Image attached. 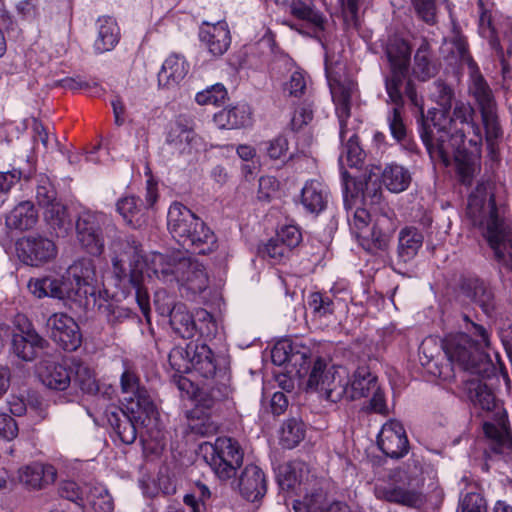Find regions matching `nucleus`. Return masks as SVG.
Wrapping results in <instances>:
<instances>
[{
  "label": "nucleus",
  "mask_w": 512,
  "mask_h": 512,
  "mask_svg": "<svg viewBox=\"0 0 512 512\" xmlns=\"http://www.w3.org/2000/svg\"><path fill=\"white\" fill-rule=\"evenodd\" d=\"M428 96L438 109L422 121L421 139L433 161L445 167L454 162L461 182L470 185L483 141L482 130L474 122L475 109L456 101L453 86L441 78L429 85Z\"/></svg>",
  "instance_id": "obj_1"
},
{
  "label": "nucleus",
  "mask_w": 512,
  "mask_h": 512,
  "mask_svg": "<svg viewBox=\"0 0 512 512\" xmlns=\"http://www.w3.org/2000/svg\"><path fill=\"white\" fill-rule=\"evenodd\" d=\"M112 274L117 285L129 283L134 289V298L149 320L150 301L147 290L143 287L144 272L152 273L164 281L177 279V266L181 258L176 256L153 253L150 261L145 259L142 245L133 235L118 237L111 242Z\"/></svg>",
  "instance_id": "obj_2"
},
{
  "label": "nucleus",
  "mask_w": 512,
  "mask_h": 512,
  "mask_svg": "<svg viewBox=\"0 0 512 512\" xmlns=\"http://www.w3.org/2000/svg\"><path fill=\"white\" fill-rule=\"evenodd\" d=\"M494 187L490 181L477 185L468 200L467 216L473 225L484 227V237L496 261L512 271V224L496 205Z\"/></svg>",
  "instance_id": "obj_3"
},
{
  "label": "nucleus",
  "mask_w": 512,
  "mask_h": 512,
  "mask_svg": "<svg viewBox=\"0 0 512 512\" xmlns=\"http://www.w3.org/2000/svg\"><path fill=\"white\" fill-rule=\"evenodd\" d=\"M464 319L471 325L469 332L479 339L473 340L466 333H458L440 340V345L436 348L442 349L450 362L456 363L464 371L482 378H490L494 375L495 368L483 351L490 344L488 331L482 325L470 322L467 316H464Z\"/></svg>",
  "instance_id": "obj_4"
},
{
  "label": "nucleus",
  "mask_w": 512,
  "mask_h": 512,
  "mask_svg": "<svg viewBox=\"0 0 512 512\" xmlns=\"http://www.w3.org/2000/svg\"><path fill=\"white\" fill-rule=\"evenodd\" d=\"M167 226L172 237L187 250L209 254L217 248L214 232L206 223L180 202H173L167 214Z\"/></svg>",
  "instance_id": "obj_5"
},
{
  "label": "nucleus",
  "mask_w": 512,
  "mask_h": 512,
  "mask_svg": "<svg viewBox=\"0 0 512 512\" xmlns=\"http://www.w3.org/2000/svg\"><path fill=\"white\" fill-rule=\"evenodd\" d=\"M471 379L468 385V394L474 405L483 410H494V421L483 423V431L488 440L490 449L495 453H504L512 449V431L509 426L506 411L496 404L495 395L483 381L485 378Z\"/></svg>",
  "instance_id": "obj_6"
},
{
  "label": "nucleus",
  "mask_w": 512,
  "mask_h": 512,
  "mask_svg": "<svg viewBox=\"0 0 512 512\" xmlns=\"http://www.w3.org/2000/svg\"><path fill=\"white\" fill-rule=\"evenodd\" d=\"M412 462L413 468L409 462L406 469H399L393 473V484L380 483L374 486L377 499L410 508H420L424 505L425 497L419 491V487L423 485L422 468L416 460Z\"/></svg>",
  "instance_id": "obj_7"
},
{
  "label": "nucleus",
  "mask_w": 512,
  "mask_h": 512,
  "mask_svg": "<svg viewBox=\"0 0 512 512\" xmlns=\"http://www.w3.org/2000/svg\"><path fill=\"white\" fill-rule=\"evenodd\" d=\"M117 230L111 219L98 211L84 210L75 220L76 240L80 247L92 256H100L105 251V234Z\"/></svg>",
  "instance_id": "obj_8"
},
{
  "label": "nucleus",
  "mask_w": 512,
  "mask_h": 512,
  "mask_svg": "<svg viewBox=\"0 0 512 512\" xmlns=\"http://www.w3.org/2000/svg\"><path fill=\"white\" fill-rule=\"evenodd\" d=\"M469 78V94L475 99L481 113L485 140L493 151L495 142L503 135L497 114V103L492 89L479 68L470 71Z\"/></svg>",
  "instance_id": "obj_9"
},
{
  "label": "nucleus",
  "mask_w": 512,
  "mask_h": 512,
  "mask_svg": "<svg viewBox=\"0 0 512 512\" xmlns=\"http://www.w3.org/2000/svg\"><path fill=\"white\" fill-rule=\"evenodd\" d=\"M205 445L211 450L209 465L215 475L222 481L234 477L243 461L239 444L231 438L219 437L214 443L206 442Z\"/></svg>",
  "instance_id": "obj_10"
},
{
  "label": "nucleus",
  "mask_w": 512,
  "mask_h": 512,
  "mask_svg": "<svg viewBox=\"0 0 512 512\" xmlns=\"http://www.w3.org/2000/svg\"><path fill=\"white\" fill-rule=\"evenodd\" d=\"M325 368L326 363L321 358L314 361L306 389L318 392L329 402L337 403L347 394L348 382L338 371H325Z\"/></svg>",
  "instance_id": "obj_11"
},
{
  "label": "nucleus",
  "mask_w": 512,
  "mask_h": 512,
  "mask_svg": "<svg viewBox=\"0 0 512 512\" xmlns=\"http://www.w3.org/2000/svg\"><path fill=\"white\" fill-rule=\"evenodd\" d=\"M15 252L24 264L38 267L52 261L58 250L52 240L41 235H30L15 242Z\"/></svg>",
  "instance_id": "obj_12"
},
{
  "label": "nucleus",
  "mask_w": 512,
  "mask_h": 512,
  "mask_svg": "<svg viewBox=\"0 0 512 512\" xmlns=\"http://www.w3.org/2000/svg\"><path fill=\"white\" fill-rule=\"evenodd\" d=\"M121 391L125 407L129 413L144 412L146 416L157 414L147 389L140 383L139 376L131 369H126L120 378Z\"/></svg>",
  "instance_id": "obj_13"
},
{
  "label": "nucleus",
  "mask_w": 512,
  "mask_h": 512,
  "mask_svg": "<svg viewBox=\"0 0 512 512\" xmlns=\"http://www.w3.org/2000/svg\"><path fill=\"white\" fill-rule=\"evenodd\" d=\"M166 144L173 154H192L204 148L203 139L197 135L190 118L179 116L171 124L167 133Z\"/></svg>",
  "instance_id": "obj_14"
},
{
  "label": "nucleus",
  "mask_w": 512,
  "mask_h": 512,
  "mask_svg": "<svg viewBox=\"0 0 512 512\" xmlns=\"http://www.w3.org/2000/svg\"><path fill=\"white\" fill-rule=\"evenodd\" d=\"M50 336L63 350L76 351L82 344V334L75 320L64 313H55L47 320Z\"/></svg>",
  "instance_id": "obj_15"
},
{
  "label": "nucleus",
  "mask_w": 512,
  "mask_h": 512,
  "mask_svg": "<svg viewBox=\"0 0 512 512\" xmlns=\"http://www.w3.org/2000/svg\"><path fill=\"white\" fill-rule=\"evenodd\" d=\"M64 277L69 286L74 287L77 301L82 302V299H86L88 295L94 296L96 271L92 259L82 258L74 262Z\"/></svg>",
  "instance_id": "obj_16"
},
{
  "label": "nucleus",
  "mask_w": 512,
  "mask_h": 512,
  "mask_svg": "<svg viewBox=\"0 0 512 512\" xmlns=\"http://www.w3.org/2000/svg\"><path fill=\"white\" fill-rule=\"evenodd\" d=\"M409 69L400 66L389 67L385 76V89L390 101L397 106L404 105V94L412 104L418 105V95L414 82L408 76Z\"/></svg>",
  "instance_id": "obj_17"
},
{
  "label": "nucleus",
  "mask_w": 512,
  "mask_h": 512,
  "mask_svg": "<svg viewBox=\"0 0 512 512\" xmlns=\"http://www.w3.org/2000/svg\"><path fill=\"white\" fill-rule=\"evenodd\" d=\"M155 415L146 416L144 412L129 413L121 410L120 413H111L108 420L115 433L124 444H132L137 438V426H149L155 424Z\"/></svg>",
  "instance_id": "obj_18"
},
{
  "label": "nucleus",
  "mask_w": 512,
  "mask_h": 512,
  "mask_svg": "<svg viewBox=\"0 0 512 512\" xmlns=\"http://www.w3.org/2000/svg\"><path fill=\"white\" fill-rule=\"evenodd\" d=\"M378 446L388 457L399 459L409 450V442L403 425L395 420L385 423L378 435Z\"/></svg>",
  "instance_id": "obj_19"
},
{
  "label": "nucleus",
  "mask_w": 512,
  "mask_h": 512,
  "mask_svg": "<svg viewBox=\"0 0 512 512\" xmlns=\"http://www.w3.org/2000/svg\"><path fill=\"white\" fill-rule=\"evenodd\" d=\"M176 281L192 294H200L208 288L209 278L204 266L197 260L181 258L176 269Z\"/></svg>",
  "instance_id": "obj_20"
},
{
  "label": "nucleus",
  "mask_w": 512,
  "mask_h": 512,
  "mask_svg": "<svg viewBox=\"0 0 512 512\" xmlns=\"http://www.w3.org/2000/svg\"><path fill=\"white\" fill-rule=\"evenodd\" d=\"M460 294L473 304L479 306L486 315L496 308L495 296L492 288L477 277H464L459 284Z\"/></svg>",
  "instance_id": "obj_21"
},
{
  "label": "nucleus",
  "mask_w": 512,
  "mask_h": 512,
  "mask_svg": "<svg viewBox=\"0 0 512 512\" xmlns=\"http://www.w3.org/2000/svg\"><path fill=\"white\" fill-rule=\"evenodd\" d=\"M48 346L49 342L36 331L11 333L9 351L17 358L30 362L36 359L39 353Z\"/></svg>",
  "instance_id": "obj_22"
},
{
  "label": "nucleus",
  "mask_w": 512,
  "mask_h": 512,
  "mask_svg": "<svg viewBox=\"0 0 512 512\" xmlns=\"http://www.w3.org/2000/svg\"><path fill=\"white\" fill-rule=\"evenodd\" d=\"M199 38L207 50L214 56L223 55L231 44L230 31L224 21L217 23L203 22Z\"/></svg>",
  "instance_id": "obj_23"
},
{
  "label": "nucleus",
  "mask_w": 512,
  "mask_h": 512,
  "mask_svg": "<svg viewBox=\"0 0 512 512\" xmlns=\"http://www.w3.org/2000/svg\"><path fill=\"white\" fill-rule=\"evenodd\" d=\"M343 177L345 180L344 205L347 210L352 208V199L356 200L359 197L364 204L374 205L380 202L382 189L375 174H364L363 177L354 181L356 195L352 194L351 199L348 196L347 172L343 173Z\"/></svg>",
  "instance_id": "obj_24"
},
{
  "label": "nucleus",
  "mask_w": 512,
  "mask_h": 512,
  "mask_svg": "<svg viewBox=\"0 0 512 512\" xmlns=\"http://www.w3.org/2000/svg\"><path fill=\"white\" fill-rule=\"evenodd\" d=\"M238 488L240 494L248 501L255 502L261 499L267 491L262 469L254 464L245 466L238 479Z\"/></svg>",
  "instance_id": "obj_25"
},
{
  "label": "nucleus",
  "mask_w": 512,
  "mask_h": 512,
  "mask_svg": "<svg viewBox=\"0 0 512 512\" xmlns=\"http://www.w3.org/2000/svg\"><path fill=\"white\" fill-rule=\"evenodd\" d=\"M392 230L391 219L386 215H381L376 218L372 228H368L358 240L361 246L369 252L385 250L389 245Z\"/></svg>",
  "instance_id": "obj_26"
},
{
  "label": "nucleus",
  "mask_w": 512,
  "mask_h": 512,
  "mask_svg": "<svg viewBox=\"0 0 512 512\" xmlns=\"http://www.w3.org/2000/svg\"><path fill=\"white\" fill-rule=\"evenodd\" d=\"M441 68L440 60L434 55L430 43L422 39L414 55L413 75L425 82L435 77Z\"/></svg>",
  "instance_id": "obj_27"
},
{
  "label": "nucleus",
  "mask_w": 512,
  "mask_h": 512,
  "mask_svg": "<svg viewBox=\"0 0 512 512\" xmlns=\"http://www.w3.org/2000/svg\"><path fill=\"white\" fill-rule=\"evenodd\" d=\"M39 379L49 389L63 391L71 383V375L68 369L50 359H42L37 365Z\"/></svg>",
  "instance_id": "obj_28"
},
{
  "label": "nucleus",
  "mask_w": 512,
  "mask_h": 512,
  "mask_svg": "<svg viewBox=\"0 0 512 512\" xmlns=\"http://www.w3.org/2000/svg\"><path fill=\"white\" fill-rule=\"evenodd\" d=\"M215 404V397L211 396L205 399L203 396L198 400V405L187 414L190 420L189 427L191 431L200 436L214 435L218 430V425L211 420L210 416L204 412L203 408L211 409Z\"/></svg>",
  "instance_id": "obj_29"
},
{
  "label": "nucleus",
  "mask_w": 512,
  "mask_h": 512,
  "mask_svg": "<svg viewBox=\"0 0 512 512\" xmlns=\"http://www.w3.org/2000/svg\"><path fill=\"white\" fill-rule=\"evenodd\" d=\"M56 479V470L51 465L34 464L18 471V480L28 489H42Z\"/></svg>",
  "instance_id": "obj_30"
},
{
  "label": "nucleus",
  "mask_w": 512,
  "mask_h": 512,
  "mask_svg": "<svg viewBox=\"0 0 512 512\" xmlns=\"http://www.w3.org/2000/svg\"><path fill=\"white\" fill-rule=\"evenodd\" d=\"M191 372L210 379L216 374L217 363L211 348L205 343H190Z\"/></svg>",
  "instance_id": "obj_31"
},
{
  "label": "nucleus",
  "mask_w": 512,
  "mask_h": 512,
  "mask_svg": "<svg viewBox=\"0 0 512 512\" xmlns=\"http://www.w3.org/2000/svg\"><path fill=\"white\" fill-rule=\"evenodd\" d=\"M327 203L328 192L324 185L317 180L306 182L301 190V204L304 209L311 214L318 215L326 208Z\"/></svg>",
  "instance_id": "obj_32"
},
{
  "label": "nucleus",
  "mask_w": 512,
  "mask_h": 512,
  "mask_svg": "<svg viewBox=\"0 0 512 512\" xmlns=\"http://www.w3.org/2000/svg\"><path fill=\"white\" fill-rule=\"evenodd\" d=\"M347 394L344 395L349 400H356L362 397H369L372 389H376L378 384L377 376L372 375L368 367H358L353 374L351 381H348Z\"/></svg>",
  "instance_id": "obj_33"
},
{
  "label": "nucleus",
  "mask_w": 512,
  "mask_h": 512,
  "mask_svg": "<svg viewBox=\"0 0 512 512\" xmlns=\"http://www.w3.org/2000/svg\"><path fill=\"white\" fill-rule=\"evenodd\" d=\"M44 221L49 233L57 238H65L69 235L72 224L65 205L53 204L44 211Z\"/></svg>",
  "instance_id": "obj_34"
},
{
  "label": "nucleus",
  "mask_w": 512,
  "mask_h": 512,
  "mask_svg": "<svg viewBox=\"0 0 512 512\" xmlns=\"http://www.w3.org/2000/svg\"><path fill=\"white\" fill-rule=\"evenodd\" d=\"M424 236L416 227H404L398 235L397 254L400 261H411L423 245Z\"/></svg>",
  "instance_id": "obj_35"
},
{
  "label": "nucleus",
  "mask_w": 512,
  "mask_h": 512,
  "mask_svg": "<svg viewBox=\"0 0 512 512\" xmlns=\"http://www.w3.org/2000/svg\"><path fill=\"white\" fill-rule=\"evenodd\" d=\"M188 73V65L184 58L172 54L164 61L158 73V83L163 87L177 85Z\"/></svg>",
  "instance_id": "obj_36"
},
{
  "label": "nucleus",
  "mask_w": 512,
  "mask_h": 512,
  "mask_svg": "<svg viewBox=\"0 0 512 512\" xmlns=\"http://www.w3.org/2000/svg\"><path fill=\"white\" fill-rule=\"evenodd\" d=\"M97 38L94 48L97 53L111 51L118 43L120 30L112 17H101L97 21Z\"/></svg>",
  "instance_id": "obj_37"
},
{
  "label": "nucleus",
  "mask_w": 512,
  "mask_h": 512,
  "mask_svg": "<svg viewBox=\"0 0 512 512\" xmlns=\"http://www.w3.org/2000/svg\"><path fill=\"white\" fill-rule=\"evenodd\" d=\"M169 323L174 333L183 339H190L197 333V322L184 303L174 304Z\"/></svg>",
  "instance_id": "obj_38"
},
{
  "label": "nucleus",
  "mask_w": 512,
  "mask_h": 512,
  "mask_svg": "<svg viewBox=\"0 0 512 512\" xmlns=\"http://www.w3.org/2000/svg\"><path fill=\"white\" fill-rule=\"evenodd\" d=\"M38 220V213L30 201L19 203L6 216V226L10 229L28 230L31 229Z\"/></svg>",
  "instance_id": "obj_39"
},
{
  "label": "nucleus",
  "mask_w": 512,
  "mask_h": 512,
  "mask_svg": "<svg viewBox=\"0 0 512 512\" xmlns=\"http://www.w3.org/2000/svg\"><path fill=\"white\" fill-rule=\"evenodd\" d=\"M322 501L321 493L307 495L302 501H295L293 509L295 512H357L344 502L335 501L327 507H323Z\"/></svg>",
  "instance_id": "obj_40"
},
{
  "label": "nucleus",
  "mask_w": 512,
  "mask_h": 512,
  "mask_svg": "<svg viewBox=\"0 0 512 512\" xmlns=\"http://www.w3.org/2000/svg\"><path fill=\"white\" fill-rule=\"evenodd\" d=\"M382 182L393 193L405 191L411 183V174L401 165L387 164L382 171Z\"/></svg>",
  "instance_id": "obj_41"
},
{
  "label": "nucleus",
  "mask_w": 512,
  "mask_h": 512,
  "mask_svg": "<svg viewBox=\"0 0 512 512\" xmlns=\"http://www.w3.org/2000/svg\"><path fill=\"white\" fill-rule=\"evenodd\" d=\"M307 472V466L302 461L296 460L280 465L277 473L278 484L282 490H291L303 481Z\"/></svg>",
  "instance_id": "obj_42"
},
{
  "label": "nucleus",
  "mask_w": 512,
  "mask_h": 512,
  "mask_svg": "<svg viewBox=\"0 0 512 512\" xmlns=\"http://www.w3.org/2000/svg\"><path fill=\"white\" fill-rule=\"evenodd\" d=\"M386 56L389 67L400 66L409 69L411 59V48L408 43L401 38H393L386 47Z\"/></svg>",
  "instance_id": "obj_43"
},
{
  "label": "nucleus",
  "mask_w": 512,
  "mask_h": 512,
  "mask_svg": "<svg viewBox=\"0 0 512 512\" xmlns=\"http://www.w3.org/2000/svg\"><path fill=\"white\" fill-rule=\"evenodd\" d=\"M305 425L296 417L286 420L281 429L280 442L283 447L292 449L305 437Z\"/></svg>",
  "instance_id": "obj_44"
},
{
  "label": "nucleus",
  "mask_w": 512,
  "mask_h": 512,
  "mask_svg": "<svg viewBox=\"0 0 512 512\" xmlns=\"http://www.w3.org/2000/svg\"><path fill=\"white\" fill-rule=\"evenodd\" d=\"M248 113L244 106L230 107L214 115V121L220 128L236 129L244 126L248 121Z\"/></svg>",
  "instance_id": "obj_45"
},
{
  "label": "nucleus",
  "mask_w": 512,
  "mask_h": 512,
  "mask_svg": "<svg viewBox=\"0 0 512 512\" xmlns=\"http://www.w3.org/2000/svg\"><path fill=\"white\" fill-rule=\"evenodd\" d=\"M286 6L290 7L291 13L295 17L310 22L318 29H324L326 19L311 8L309 0H292Z\"/></svg>",
  "instance_id": "obj_46"
},
{
  "label": "nucleus",
  "mask_w": 512,
  "mask_h": 512,
  "mask_svg": "<svg viewBox=\"0 0 512 512\" xmlns=\"http://www.w3.org/2000/svg\"><path fill=\"white\" fill-rule=\"evenodd\" d=\"M99 310L112 326L121 324L134 316V312L130 308L121 305L116 300H105L99 304Z\"/></svg>",
  "instance_id": "obj_47"
},
{
  "label": "nucleus",
  "mask_w": 512,
  "mask_h": 512,
  "mask_svg": "<svg viewBox=\"0 0 512 512\" xmlns=\"http://www.w3.org/2000/svg\"><path fill=\"white\" fill-rule=\"evenodd\" d=\"M72 365L75 373L74 382L84 393L95 394L99 388L93 371L76 359L73 360Z\"/></svg>",
  "instance_id": "obj_48"
},
{
  "label": "nucleus",
  "mask_w": 512,
  "mask_h": 512,
  "mask_svg": "<svg viewBox=\"0 0 512 512\" xmlns=\"http://www.w3.org/2000/svg\"><path fill=\"white\" fill-rule=\"evenodd\" d=\"M366 154L359 144L356 134H353L344 146L343 153L340 156V162H344L351 168L359 169L364 164Z\"/></svg>",
  "instance_id": "obj_49"
},
{
  "label": "nucleus",
  "mask_w": 512,
  "mask_h": 512,
  "mask_svg": "<svg viewBox=\"0 0 512 512\" xmlns=\"http://www.w3.org/2000/svg\"><path fill=\"white\" fill-rule=\"evenodd\" d=\"M45 288L48 297L77 301L74 287L69 286L64 276L61 279L45 277Z\"/></svg>",
  "instance_id": "obj_50"
},
{
  "label": "nucleus",
  "mask_w": 512,
  "mask_h": 512,
  "mask_svg": "<svg viewBox=\"0 0 512 512\" xmlns=\"http://www.w3.org/2000/svg\"><path fill=\"white\" fill-rule=\"evenodd\" d=\"M36 200L38 204L45 209L53 204H59L57 201V193L50 179L46 176H40L36 186Z\"/></svg>",
  "instance_id": "obj_51"
},
{
  "label": "nucleus",
  "mask_w": 512,
  "mask_h": 512,
  "mask_svg": "<svg viewBox=\"0 0 512 512\" xmlns=\"http://www.w3.org/2000/svg\"><path fill=\"white\" fill-rule=\"evenodd\" d=\"M191 353L190 343L185 348H173L168 355V361L172 369L179 373L191 372Z\"/></svg>",
  "instance_id": "obj_52"
},
{
  "label": "nucleus",
  "mask_w": 512,
  "mask_h": 512,
  "mask_svg": "<svg viewBox=\"0 0 512 512\" xmlns=\"http://www.w3.org/2000/svg\"><path fill=\"white\" fill-rule=\"evenodd\" d=\"M457 512H487V501L477 492H468L459 499Z\"/></svg>",
  "instance_id": "obj_53"
},
{
  "label": "nucleus",
  "mask_w": 512,
  "mask_h": 512,
  "mask_svg": "<svg viewBox=\"0 0 512 512\" xmlns=\"http://www.w3.org/2000/svg\"><path fill=\"white\" fill-rule=\"evenodd\" d=\"M227 97V91L222 84H215L196 94L195 100L199 105H219Z\"/></svg>",
  "instance_id": "obj_54"
},
{
  "label": "nucleus",
  "mask_w": 512,
  "mask_h": 512,
  "mask_svg": "<svg viewBox=\"0 0 512 512\" xmlns=\"http://www.w3.org/2000/svg\"><path fill=\"white\" fill-rule=\"evenodd\" d=\"M451 43L454 47V52L457 54L460 62L467 65L469 72L479 68L469 53L468 44L463 35H461L459 32H455Z\"/></svg>",
  "instance_id": "obj_55"
},
{
  "label": "nucleus",
  "mask_w": 512,
  "mask_h": 512,
  "mask_svg": "<svg viewBox=\"0 0 512 512\" xmlns=\"http://www.w3.org/2000/svg\"><path fill=\"white\" fill-rule=\"evenodd\" d=\"M310 363L309 349L296 344L292 355H290L289 366L295 369L299 377H302L308 372Z\"/></svg>",
  "instance_id": "obj_56"
},
{
  "label": "nucleus",
  "mask_w": 512,
  "mask_h": 512,
  "mask_svg": "<svg viewBox=\"0 0 512 512\" xmlns=\"http://www.w3.org/2000/svg\"><path fill=\"white\" fill-rule=\"evenodd\" d=\"M295 346L296 344L292 343L288 339L278 341L271 351L272 362L278 366H289L290 355H292Z\"/></svg>",
  "instance_id": "obj_57"
},
{
  "label": "nucleus",
  "mask_w": 512,
  "mask_h": 512,
  "mask_svg": "<svg viewBox=\"0 0 512 512\" xmlns=\"http://www.w3.org/2000/svg\"><path fill=\"white\" fill-rule=\"evenodd\" d=\"M197 332L204 338H213L218 331V325L212 314L201 309L197 311Z\"/></svg>",
  "instance_id": "obj_58"
},
{
  "label": "nucleus",
  "mask_w": 512,
  "mask_h": 512,
  "mask_svg": "<svg viewBox=\"0 0 512 512\" xmlns=\"http://www.w3.org/2000/svg\"><path fill=\"white\" fill-rule=\"evenodd\" d=\"M259 149L266 152L271 159H280L288 149V141L279 135L272 140L261 142Z\"/></svg>",
  "instance_id": "obj_59"
},
{
  "label": "nucleus",
  "mask_w": 512,
  "mask_h": 512,
  "mask_svg": "<svg viewBox=\"0 0 512 512\" xmlns=\"http://www.w3.org/2000/svg\"><path fill=\"white\" fill-rule=\"evenodd\" d=\"M402 107L395 105L387 117L390 132L398 142L406 137V127L401 116Z\"/></svg>",
  "instance_id": "obj_60"
},
{
  "label": "nucleus",
  "mask_w": 512,
  "mask_h": 512,
  "mask_svg": "<svg viewBox=\"0 0 512 512\" xmlns=\"http://www.w3.org/2000/svg\"><path fill=\"white\" fill-rule=\"evenodd\" d=\"M417 15L427 24L436 22V0H412Z\"/></svg>",
  "instance_id": "obj_61"
},
{
  "label": "nucleus",
  "mask_w": 512,
  "mask_h": 512,
  "mask_svg": "<svg viewBox=\"0 0 512 512\" xmlns=\"http://www.w3.org/2000/svg\"><path fill=\"white\" fill-rule=\"evenodd\" d=\"M309 306L314 310L315 313L320 316L332 314L334 312V303L328 297L324 296L320 292H314L309 296Z\"/></svg>",
  "instance_id": "obj_62"
},
{
  "label": "nucleus",
  "mask_w": 512,
  "mask_h": 512,
  "mask_svg": "<svg viewBox=\"0 0 512 512\" xmlns=\"http://www.w3.org/2000/svg\"><path fill=\"white\" fill-rule=\"evenodd\" d=\"M90 504L95 512H112L114 509L112 497L104 489H95Z\"/></svg>",
  "instance_id": "obj_63"
},
{
  "label": "nucleus",
  "mask_w": 512,
  "mask_h": 512,
  "mask_svg": "<svg viewBox=\"0 0 512 512\" xmlns=\"http://www.w3.org/2000/svg\"><path fill=\"white\" fill-rule=\"evenodd\" d=\"M276 238L290 251L301 242L302 235L296 226L288 225L282 227L280 231L277 232Z\"/></svg>",
  "instance_id": "obj_64"
}]
</instances>
